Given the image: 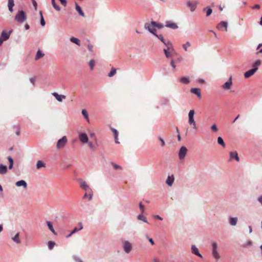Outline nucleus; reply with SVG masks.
Instances as JSON below:
<instances>
[{
	"instance_id": "nucleus-1",
	"label": "nucleus",
	"mask_w": 262,
	"mask_h": 262,
	"mask_svg": "<svg viewBox=\"0 0 262 262\" xmlns=\"http://www.w3.org/2000/svg\"><path fill=\"white\" fill-rule=\"evenodd\" d=\"M27 15L23 10L18 11L14 17V20L19 24L24 23L27 20Z\"/></svg>"
},
{
	"instance_id": "nucleus-2",
	"label": "nucleus",
	"mask_w": 262,
	"mask_h": 262,
	"mask_svg": "<svg viewBox=\"0 0 262 262\" xmlns=\"http://www.w3.org/2000/svg\"><path fill=\"white\" fill-rule=\"evenodd\" d=\"M194 110H191L188 113V123L190 125L192 126L193 129L197 128L196 122L194 119Z\"/></svg>"
},
{
	"instance_id": "nucleus-3",
	"label": "nucleus",
	"mask_w": 262,
	"mask_h": 262,
	"mask_svg": "<svg viewBox=\"0 0 262 262\" xmlns=\"http://www.w3.org/2000/svg\"><path fill=\"white\" fill-rule=\"evenodd\" d=\"M144 28L153 35H156L157 30L155 28L154 25H152V21L150 23H145L144 25Z\"/></svg>"
},
{
	"instance_id": "nucleus-4",
	"label": "nucleus",
	"mask_w": 262,
	"mask_h": 262,
	"mask_svg": "<svg viewBox=\"0 0 262 262\" xmlns=\"http://www.w3.org/2000/svg\"><path fill=\"white\" fill-rule=\"evenodd\" d=\"M68 142V139L66 136H63L60 139L58 140L56 148L57 149L63 148Z\"/></svg>"
},
{
	"instance_id": "nucleus-5",
	"label": "nucleus",
	"mask_w": 262,
	"mask_h": 262,
	"mask_svg": "<svg viewBox=\"0 0 262 262\" xmlns=\"http://www.w3.org/2000/svg\"><path fill=\"white\" fill-rule=\"evenodd\" d=\"M212 254L213 257L216 259H219L220 258V256L217 251V244L215 242H213L212 243Z\"/></svg>"
},
{
	"instance_id": "nucleus-6",
	"label": "nucleus",
	"mask_w": 262,
	"mask_h": 262,
	"mask_svg": "<svg viewBox=\"0 0 262 262\" xmlns=\"http://www.w3.org/2000/svg\"><path fill=\"white\" fill-rule=\"evenodd\" d=\"M123 248L124 251L128 253L132 249V245L129 242L125 241L123 242Z\"/></svg>"
},
{
	"instance_id": "nucleus-7",
	"label": "nucleus",
	"mask_w": 262,
	"mask_h": 262,
	"mask_svg": "<svg viewBox=\"0 0 262 262\" xmlns=\"http://www.w3.org/2000/svg\"><path fill=\"white\" fill-rule=\"evenodd\" d=\"M232 85V77L231 76L229 78V80L222 85V88L223 90L227 91L230 90Z\"/></svg>"
},
{
	"instance_id": "nucleus-8",
	"label": "nucleus",
	"mask_w": 262,
	"mask_h": 262,
	"mask_svg": "<svg viewBox=\"0 0 262 262\" xmlns=\"http://www.w3.org/2000/svg\"><path fill=\"white\" fill-rule=\"evenodd\" d=\"M187 152V149L185 146H182L181 147L179 152V157L180 160L183 159Z\"/></svg>"
},
{
	"instance_id": "nucleus-9",
	"label": "nucleus",
	"mask_w": 262,
	"mask_h": 262,
	"mask_svg": "<svg viewBox=\"0 0 262 262\" xmlns=\"http://www.w3.org/2000/svg\"><path fill=\"white\" fill-rule=\"evenodd\" d=\"M258 70L257 67H255L252 69H251L244 74V76L245 78H248L252 76Z\"/></svg>"
},
{
	"instance_id": "nucleus-10",
	"label": "nucleus",
	"mask_w": 262,
	"mask_h": 262,
	"mask_svg": "<svg viewBox=\"0 0 262 262\" xmlns=\"http://www.w3.org/2000/svg\"><path fill=\"white\" fill-rule=\"evenodd\" d=\"M12 31L6 32L3 31L1 33V38L3 40V41H6L9 39L10 36Z\"/></svg>"
},
{
	"instance_id": "nucleus-11",
	"label": "nucleus",
	"mask_w": 262,
	"mask_h": 262,
	"mask_svg": "<svg viewBox=\"0 0 262 262\" xmlns=\"http://www.w3.org/2000/svg\"><path fill=\"white\" fill-rule=\"evenodd\" d=\"M187 6L189 8L191 12H193L196 7L198 3L196 2H192L190 1H188L186 3Z\"/></svg>"
},
{
	"instance_id": "nucleus-12",
	"label": "nucleus",
	"mask_w": 262,
	"mask_h": 262,
	"mask_svg": "<svg viewBox=\"0 0 262 262\" xmlns=\"http://www.w3.org/2000/svg\"><path fill=\"white\" fill-rule=\"evenodd\" d=\"M79 139L82 143H88V137L85 133H80L79 134Z\"/></svg>"
},
{
	"instance_id": "nucleus-13",
	"label": "nucleus",
	"mask_w": 262,
	"mask_h": 262,
	"mask_svg": "<svg viewBox=\"0 0 262 262\" xmlns=\"http://www.w3.org/2000/svg\"><path fill=\"white\" fill-rule=\"evenodd\" d=\"M83 189L85 190V192L89 193V201H90L92 199L93 196V191L92 189L89 187V185H88Z\"/></svg>"
},
{
	"instance_id": "nucleus-14",
	"label": "nucleus",
	"mask_w": 262,
	"mask_h": 262,
	"mask_svg": "<svg viewBox=\"0 0 262 262\" xmlns=\"http://www.w3.org/2000/svg\"><path fill=\"white\" fill-rule=\"evenodd\" d=\"M83 189L85 190V192L89 193V201H90L92 199L93 196V191L92 189L89 187V185H88Z\"/></svg>"
},
{
	"instance_id": "nucleus-15",
	"label": "nucleus",
	"mask_w": 262,
	"mask_h": 262,
	"mask_svg": "<svg viewBox=\"0 0 262 262\" xmlns=\"http://www.w3.org/2000/svg\"><path fill=\"white\" fill-rule=\"evenodd\" d=\"M14 6V0H8V8L10 12L12 13L14 11L13 7Z\"/></svg>"
},
{
	"instance_id": "nucleus-16",
	"label": "nucleus",
	"mask_w": 262,
	"mask_h": 262,
	"mask_svg": "<svg viewBox=\"0 0 262 262\" xmlns=\"http://www.w3.org/2000/svg\"><path fill=\"white\" fill-rule=\"evenodd\" d=\"M165 27L172 29H177L178 28V25L176 23L170 21H167L165 25Z\"/></svg>"
},
{
	"instance_id": "nucleus-17",
	"label": "nucleus",
	"mask_w": 262,
	"mask_h": 262,
	"mask_svg": "<svg viewBox=\"0 0 262 262\" xmlns=\"http://www.w3.org/2000/svg\"><path fill=\"white\" fill-rule=\"evenodd\" d=\"M227 27L228 23L224 21H221L217 26V28L220 30L224 28L225 31H227Z\"/></svg>"
},
{
	"instance_id": "nucleus-18",
	"label": "nucleus",
	"mask_w": 262,
	"mask_h": 262,
	"mask_svg": "<svg viewBox=\"0 0 262 262\" xmlns=\"http://www.w3.org/2000/svg\"><path fill=\"white\" fill-rule=\"evenodd\" d=\"M190 92L197 95L199 98L201 97V89L199 88H192Z\"/></svg>"
},
{
	"instance_id": "nucleus-19",
	"label": "nucleus",
	"mask_w": 262,
	"mask_h": 262,
	"mask_svg": "<svg viewBox=\"0 0 262 262\" xmlns=\"http://www.w3.org/2000/svg\"><path fill=\"white\" fill-rule=\"evenodd\" d=\"M174 177L173 176H168L166 181V183L169 186H171L174 182Z\"/></svg>"
},
{
	"instance_id": "nucleus-20",
	"label": "nucleus",
	"mask_w": 262,
	"mask_h": 262,
	"mask_svg": "<svg viewBox=\"0 0 262 262\" xmlns=\"http://www.w3.org/2000/svg\"><path fill=\"white\" fill-rule=\"evenodd\" d=\"M15 185L17 187L23 186L25 189L27 188V184L24 180H20V181H17L15 183Z\"/></svg>"
},
{
	"instance_id": "nucleus-21",
	"label": "nucleus",
	"mask_w": 262,
	"mask_h": 262,
	"mask_svg": "<svg viewBox=\"0 0 262 262\" xmlns=\"http://www.w3.org/2000/svg\"><path fill=\"white\" fill-rule=\"evenodd\" d=\"M191 250L193 253L200 257H202V255L199 253V249L194 245L191 246Z\"/></svg>"
},
{
	"instance_id": "nucleus-22",
	"label": "nucleus",
	"mask_w": 262,
	"mask_h": 262,
	"mask_svg": "<svg viewBox=\"0 0 262 262\" xmlns=\"http://www.w3.org/2000/svg\"><path fill=\"white\" fill-rule=\"evenodd\" d=\"M52 95L56 98V99L59 102H61L62 101V99L66 98V96L64 95H60L58 94L57 93H53Z\"/></svg>"
},
{
	"instance_id": "nucleus-23",
	"label": "nucleus",
	"mask_w": 262,
	"mask_h": 262,
	"mask_svg": "<svg viewBox=\"0 0 262 262\" xmlns=\"http://www.w3.org/2000/svg\"><path fill=\"white\" fill-rule=\"evenodd\" d=\"M230 157L231 159L234 158L237 161H239V158L236 151L230 152Z\"/></svg>"
},
{
	"instance_id": "nucleus-24",
	"label": "nucleus",
	"mask_w": 262,
	"mask_h": 262,
	"mask_svg": "<svg viewBox=\"0 0 262 262\" xmlns=\"http://www.w3.org/2000/svg\"><path fill=\"white\" fill-rule=\"evenodd\" d=\"M75 9L80 16H84V13L83 12L81 7L76 3H75Z\"/></svg>"
},
{
	"instance_id": "nucleus-25",
	"label": "nucleus",
	"mask_w": 262,
	"mask_h": 262,
	"mask_svg": "<svg viewBox=\"0 0 262 262\" xmlns=\"http://www.w3.org/2000/svg\"><path fill=\"white\" fill-rule=\"evenodd\" d=\"M111 130L114 134L116 143H117V144L119 143V142L118 141V132H117V130L116 129L113 128H111Z\"/></svg>"
},
{
	"instance_id": "nucleus-26",
	"label": "nucleus",
	"mask_w": 262,
	"mask_h": 262,
	"mask_svg": "<svg viewBox=\"0 0 262 262\" xmlns=\"http://www.w3.org/2000/svg\"><path fill=\"white\" fill-rule=\"evenodd\" d=\"M70 40L71 42L75 43L76 45L80 46L81 45L80 41L79 39L77 38L72 37L70 38Z\"/></svg>"
},
{
	"instance_id": "nucleus-27",
	"label": "nucleus",
	"mask_w": 262,
	"mask_h": 262,
	"mask_svg": "<svg viewBox=\"0 0 262 262\" xmlns=\"http://www.w3.org/2000/svg\"><path fill=\"white\" fill-rule=\"evenodd\" d=\"M7 171V167L3 164L0 165V174H5Z\"/></svg>"
},
{
	"instance_id": "nucleus-28",
	"label": "nucleus",
	"mask_w": 262,
	"mask_h": 262,
	"mask_svg": "<svg viewBox=\"0 0 262 262\" xmlns=\"http://www.w3.org/2000/svg\"><path fill=\"white\" fill-rule=\"evenodd\" d=\"M47 225L50 229V230L54 234H56V232L54 229V228L53 227L52 223L50 221H47Z\"/></svg>"
},
{
	"instance_id": "nucleus-29",
	"label": "nucleus",
	"mask_w": 262,
	"mask_h": 262,
	"mask_svg": "<svg viewBox=\"0 0 262 262\" xmlns=\"http://www.w3.org/2000/svg\"><path fill=\"white\" fill-rule=\"evenodd\" d=\"M191 43L189 41H187L186 43L182 45V47L185 52H187L188 48L190 47Z\"/></svg>"
},
{
	"instance_id": "nucleus-30",
	"label": "nucleus",
	"mask_w": 262,
	"mask_h": 262,
	"mask_svg": "<svg viewBox=\"0 0 262 262\" xmlns=\"http://www.w3.org/2000/svg\"><path fill=\"white\" fill-rule=\"evenodd\" d=\"M46 166L45 163L42 161L39 160L37 161L36 164V168L37 169H40L42 167H45Z\"/></svg>"
},
{
	"instance_id": "nucleus-31",
	"label": "nucleus",
	"mask_w": 262,
	"mask_h": 262,
	"mask_svg": "<svg viewBox=\"0 0 262 262\" xmlns=\"http://www.w3.org/2000/svg\"><path fill=\"white\" fill-rule=\"evenodd\" d=\"M51 3H52V5L53 7H54V8L56 10H57V11H60L61 8H60V7L59 6H58V5L56 4V3H55V0H51Z\"/></svg>"
},
{
	"instance_id": "nucleus-32",
	"label": "nucleus",
	"mask_w": 262,
	"mask_h": 262,
	"mask_svg": "<svg viewBox=\"0 0 262 262\" xmlns=\"http://www.w3.org/2000/svg\"><path fill=\"white\" fill-rule=\"evenodd\" d=\"M152 25H154L155 28H158V29H161L164 27V25L161 23H158L156 21H152Z\"/></svg>"
},
{
	"instance_id": "nucleus-33",
	"label": "nucleus",
	"mask_w": 262,
	"mask_h": 262,
	"mask_svg": "<svg viewBox=\"0 0 262 262\" xmlns=\"http://www.w3.org/2000/svg\"><path fill=\"white\" fill-rule=\"evenodd\" d=\"M203 11H206L207 16L210 15L212 12V10L210 7H206L204 8Z\"/></svg>"
},
{
	"instance_id": "nucleus-34",
	"label": "nucleus",
	"mask_w": 262,
	"mask_h": 262,
	"mask_svg": "<svg viewBox=\"0 0 262 262\" xmlns=\"http://www.w3.org/2000/svg\"><path fill=\"white\" fill-rule=\"evenodd\" d=\"M164 51L173 52L174 51V49L173 48L172 43L168 44V46H166V48L164 49Z\"/></svg>"
},
{
	"instance_id": "nucleus-35",
	"label": "nucleus",
	"mask_w": 262,
	"mask_h": 262,
	"mask_svg": "<svg viewBox=\"0 0 262 262\" xmlns=\"http://www.w3.org/2000/svg\"><path fill=\"white\" fill-rule=\"evenodd\" d=\"M217 143L222 146V147H225L226 146V144L223 140V139H222V137H219L217 138Z\"/></svg>"
},
{
	"instance_id": "nucleus-36",
	"label": "nucleus",
	"mask_w": 262,
	"mask_h": 262,
	"mask_svg": "<svg viewBox=\"0 0 262 262\" xmlns=\"http://www.w3.org/2000/svg\"><path fill=\"white\" fill-rule=\"evenodd\" d=\"M12 239L17 244L20 243V240L19 238V233H17L13 237H12Z\"/></svg>"
},
{
	"instance_id": "nucleus-37",
	"label": "nucleus",
	"mask_w": 262,
	"mask_h": 262,
	"mask_svg": "<svg viewBox=\"0 0 262 262\" xmlns=\"http://www.w3.org/2000/svg\"><path fill=\"white\" fill-rule=\"evenodd\" d=\"M79 228H78L77 227L74 228V229L72 231V234H74L77 232H78L79 230H81L83 228L82 225L81 223L79 224Z\"/></svg>"
},
{
	"instance_id": "nucleus-38",
	"label": "nucleus",
	"mask_w": 262,
	"mask_h": 262,
	"mask_svg": "<svg viewBox=\"0 0 262 262\" xmlns=\"http://www.w3.org/2000/svg\"><path fill=\"white\" fill-rule=\"evenodd\" d=\"M138 219L139 220L143 221V222L148 223L146 217L144 216L143 214L141 213L138 216Z\"/></svg>"
},
{
	"instance_id": "nucleus-39",
	"label": "nucleus",
	"mask_w": 262,
	"mask_h": 262,
	"mask_svg": "<svg viewBox=\"0 0 262 262\" xmlns=\"http://www.w3.org/2000/svg\"><path fill=\"white\" fill-rule=\"evenodd\" d=\"M237 221V217H232L230 220V224L232 226H235Z\"/></svg>"
},
{
	"instance_id": "nucleus-40",
	"label": "nucleus",
	"mask_w": 262,
	"mask_h": 262,
	"mask_svg": "<svg viewBox=\"0 0 262 262\" xmlns=\"http://www.w3.org/2000/svg\"><path fill=\"white\" fill-rule=\"evenodd\" d=\"M55 245V243L53 241H49L48 243V246L49 249L51 250L53 248Z\"/></svg>"
},
{
	"instance_id": "nucleus-41",
	"label": "nucleus",
	"mask_w": 262,
	"mask_h": 262,
	"mask_svg": "<svg viewBox=\"0 0 262 262\" xmlns=\"http://www.w3.org/2000/svg\"><path fill=\"white\" fill-rule=\"evenodd\" d=\"M44 55V54L41 52V51L40 50H38L37 52V53H36V57L35 58L36 59H39V58H41L42 57H43Z\"/></svg>"
},
{
	"instance_id": "nucleus-42",
	"label": "nucleus",
	"mask_w": 262,
	"mask_h": 262,
	"mask_svg": "<svg viewBox=\"0 0 262 262\" xmlns=\"http://www.w3.org/2000/svg\"><path fill=\"white\" fill-rule=\"evenodd\" d=\"M180 81L185 84H188L189 82V80L188 78L182 77L180 78Z\"/></svg>"
},
{
	"instance_id": "nucleus-43",
	"label": "nucleus",
	"mask_w": 262,
	"mask_h": 262,
	"mask_svg": "<svg viewBox=\"0 0 262 262\" xmlns=\"http://www.w3.org/2000/svg\"><path fill=\"white\" fill-rule=\"evenodd\" d=\"M81 113H82V115L84 117V118L86 120H89V115H88V113L86 110L85 109H83L82 110Z\"/></svg>"
},
{
	"instance_id": "nucleus-44",
	"label": "nucleus",
	"mask_w": 262,
	"mask_h": 262,
	"mask_svg": "<svg viewBox=\"0 0 262 262\" xmlns=\"http://www.w3.org/2000/svg\"><path fill=\"white\" fill-rule=\"evenodd\" d=\"M8 160L10 163L9 168L11 169L12 168L13 165V160L12 158L10 156H9L8 157Z\"/></svg>"
},
{
	"instance_id": "nucleus-45",
	"label": "nucleus",
	"mask_w": 262,
	"mask_h": 262,
	"mask_svg": "<svg viewBox=\"0 0 262 262\" xmlns=\"http://www.w3.org/2000/svg\"><path fill=\"white\" fill-rule=\"evenodd\" d=\"M116 73V69H114V68H112L111 71L108 74V76L112 77L114 75H115Z\"/></svg>"
},
{
	"instance_id": "nucleus-46",
	"label": "nucleus",
	"mask_w": 262,
	"mask_h": 262,
	"mask_svg": "<svg viewBox=\"0 0 262 262\" xmlns=\"http://www.w3.org/2000/svg\"><path fill=\"white\" fill-rule=\"evenodd\" d=\"M111 164H112L113 168L115 170H117L118 169H122L121 167L119 165H117L114 163H112Z\"/></svg>"
},
{
	"instance_id": "nucleus-47",
	"label": "nucleus",
	"mask_w": 262,
	"mask_h": 262,
	"mask_svg": "<svg viewBox=\"0 0 262 262\" xmlns=\"http://www.w3.org/2000/svg\"><path fill=\"white\" fill-rule=\"evenodd\" d=\"M88 185L87 184L86 182L85 181H81L80 182V187L82 188V189H83L86 186H87Z\"/></svg>"
},
{
	"instance_id": "nucleus-48",
	"label": "nucleus",
	"mask_w": 262,
	"mask_h": 262,
	"mask_svg": "<svg viewBox=\"0 0 262 262\" xmlns=\"http://www.w3.org/2000/svg\"><path fill=\"white\" fill-rule=\"evenodd\" d=\"M90 147V148L92 149L93 150H95V148H96V147L91 142H89L88 141V143H87Z\"/></svg>"
},
{
	"instance_id": "nucleus-49",
	"label": "nucleus",
	"mask_w": 262,
	"mask_h": 262,
	"mask_svg": "<svg viewBox=\"0 0 262 262\" xmlns=\"http://www.w3.org/2000/svg\"><path fill=\"white\" fill-rule=\"evenodd\" d=\"M14 128L15 129V134L17 136H19L20 135V128L18 126H14Z\"/></svg>"
},
{
	"instance_id": "nucleus-50",
	"label": "nucleus",
	"mask_w": 262,
	"mask_h": 262,
	"mask_svg": "<svg viewBox=\"0 0 262 262\" xmlns=\"http://www.w3.org/2000/svg\"><path fill=\"white\" fill-rule=\"evenodd\" d=\"M164 52L165 55L167 58H169L171 57V52L166 51H164Z\"/></svg>"
},
{
	"instance_id": "nucleus-51",
	"label": "nucleus",
	"mask_w": 262,
	"mask_h": 262,
	"mask_svg": "<svg viewBox=\"0 0 262 262\" xmlns=\"http://www.w3.org/2000/svg\"><path fill=\"white\" fill-rule=\"evenodd\" d=\"M154 35L156 36L158 38H159L161 41H164V38L162 35H158L156 33V35Z\"/></svg>"
},
{
	"instance_id": "nucleus-52",
	"label": "nucleus",
	"mask_w": 262,
	"mask_h": 262,
	"mask_svg": "<svg viewBox=\"0 0 262 262\" xmlns=\"http://www.w3.org/2000/svg\"><path fill=\"white\" fill-rule=\"evenodd\" d=\"M88 49L89 50V51L90 52H93V46L92 45V44H89L88 45Z\"/></svg>"
},
{
	"instance_id": "nucleus-53",
	"label": "nucleus",
	"mask_w": 262,
	"mask_h": 262,
	"mask_svg": "<svg viewBox=\"0 0 262 262\" xmlns=\"http://www.w3.org/2000/svg\"><path fill=\"white\" fill-rule=\"evenodd\" d=\"M211 128L214 132H217L218 130L217 127L215 124L212 125Z\"/></svg>"
},
{
	"instance_id": "nucleus-54",
	"label": "nucleus",
	"mask_w": 262,
	"mask_h": 262,
	"mask_svg": "<svg viewBox=\"0 0 262 262\" xmlns=\"http://www.w3.org/2000/svg\"><path fill=\"white\" fill-rule=\"evenodd\" d=\"M146 238L148 239V240L149 241V242L150 243V244H151V245H155V243L153 241V239L151 238H149L147 235H146Z\"/></svg>"
},
{
	"instance_id": "nucleus-55",
	"label": "nucleus",
	"mask_w": 262,
	"mask_h": 262,
	"mask_svg": "<svg viewBox=\"0 0 262 262\" xmlns=\"http://www.w3.org/2000/svg\"><path fill=\"white\" fill-rule=\"evenodd\" d=\"M45 24H46V22L44 19V18H43V17H41V18H40V25L42 26H44L45 25Z\"/></svg>"
},
{
	"instance_id": "nucleus-56",
	"label": "nucleus",
	"mask_w": 262,
	"mask_h": 262,
	"mask_svg": "<svg viewBox=\"0 0 262 262\" xmlns=\"http://www.w3.org/2000/svg\"><path fill=\"white\" fill-rule=\"evenodd\" d=\"M139 207L141 210V213L143 214L144 212V206L141 203L139 204Z\"/></svg>"
},
{
	"instance_id": "nucleus-57",
	"label": "nucleus",
	"mask_w": 262,
	"mask_h": 262,
	"mask_svg": "<svg viewBox=\"0 0 262 262\" xmlns=\"http://www.w3.org/2000/svg\"><path fill=\"white\" fill-rule=\"evenodd\" d=\"M159 139L160 141V142H161V146L162 147L164 146L165 145V141H164V140L161 137H159Z\"/></svg>"
},
{
	"instance_id": "nucleus-58",
	"label": "nucleus",
	"mask_w": 262,
	"mask_h": 262,
	"mask_svg": "<svg viewBox=\"0 0 262 262\" xmlns=\"http://www.w3.org/2000/svg\"><path fill=\"white\" fill-rule=\"evenodd\" d=\"M32 4L33 5V7L34 8V9L35 10H37V3L35 1V0H32Z\"/></svg>"
},
{
	"instance_id": "nucleus-59",
	"label": "nucleus",
	"mask_w": 262,
	"mask_h": 262,
	"mask_svg": "<svg viewBox=\"0 0 262 262\" xmlns=\"http://www.w3.org/2000/svg\"><path fill=\"white\" fill-rule=\"evenodd\" d=\"M162 42L166 46H168V44L171 43V42L169 40H166L165 39L164 41H162Z\"/></svg>"
},
{
	"instance_id": "nucleus-60",
	"label": "nucleus",
	"mask_w": 262,
	"mask_h": 262,
	"mask_svg": "<svg viewBox=\"0 0 262 262\" xmlns=\"http://www.w3.org/2000/svg\"><path fill=\"white\" fill-rule=\"evenodd\" d=\"M162 42L166 46H168V44L171 43V42L169 40H166L165 39L164 41H162Z\"/></svg>"
},
{
	"instance_id": "nucleus-61",
	"label": "nucleus",
	"mask_w": 262,
	"mask_h": 262,
	"mask_svg": "<svg viewBox=\"0 0 262 262\" xmlns=\"http://www.w3.org/2000/svg\"><path fill=\"white\" fill-rule=\"evenodd\" d=\"M96 63V62L94 60L92 59L89 62V66H94Z\"/></svg>"
},
{
	"instance_id": "nucleus-62",
	"label": "nucleus",
	"mask_w": 262,
	"mask_h": 262,
	"mask_svg": "<svg viewBox=\"0 0 262 262\" xmlns=\"http://www.w3.org/2000/svg\"><path fill=\"white\" fill-rule=\"evenodd\" d=\"M59 1L63 6H66L67 5V2L66 0H59Z\"/></svg>"
},
{
	"instance_id": "nucleus-63",
	"label": "nucleus",
	"mask_w": 262,
	"mask_h": 262,
	"mask_svg": "<svg viewBox=\"0 0 262 262\" xmlns=\"http://www.w3.org/2000/svg\"><path fill=\"white\" fill-rule=\"evenodd\" d=\"M261 64L260 60L256 61L253 66H259Z\"/></svg>"
},
{
	"instance_id": "nucleus-64",
	"label": "nucleus",
	"mask_w": 262,
	"mask_h": 262,
	"mask_svg": "<svg viewBox=\"0 0 262 262\" xmlns=\"http://www.w3.org/2000/svg\"><path fill=\"white\" fill-rule=\"evenodd\" d=\"M258 201L262 205V195L258 198Z\"/></svg>"
}]
</instances>
